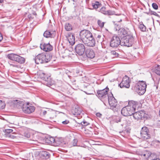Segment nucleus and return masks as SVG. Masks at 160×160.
<instances>
[{"mask_svg": "<svg viewBox=\"0 0 160 160\" xmlns=\"http://www.w3.org/2000/svg\"><path fill=\"white\" fill-rule=\"evenodd\" d=\"M138 102L133 100L129 101L128 105L123 108L121 111V114L124 116H128L133 115L136 109L138 107Z\"/></svg>", "mask_w": 160, "mask_h": 160, "instance_id": "f257e3e1", "label": "nucleus"}, {"mask_svg": "<svg viewBox=\"0 0 160 160\" xmlns=\"http://www.w3.org/2000/svg\"><path fill=\"white\" fill-rule=\"evenodd\" d=\"M51 58L48 54L42 53L38 54L35 58V62L37 64L47 63L51 59Z\"/></svg>", "mask_w": 160, "mask_h": 160, "instance_id": "f03ea898", "label": "nucleus"}, {"mask_svg": "<svg viewBox=\"0 0 160 160\" xmlns=\"http://www.w3.org/2000/svg\"><path fill=\"white\" fill-rule=\"evenodd\" d=\"M134 41V38L131 35L123 37L121 40V45L128 47L132 46Z\"/></svg>", "mask_w": 160, "mask_h": 160, "instance_id": "7ed1b4c3", "label": "nucleus"}, {"mask_svg": "<svg viewBox=\"0 0 160 160\" xmlns=\"http://www.w3.org/2000/svg\"><path fill=\"white\" fill-rule=\"evenodd\" d=\"M108 88L106 87L103 89L98 90L97 92V96L104 104L105 102L107 101L109 96L108 95Z\"/></svg>", "mask_w": 160, "mask_h": 160, "instance_id": "20e7f679", "label": "nucleus"}, {"mask_svg": "<svg viewBox=\"0 0 160 160\" xmlns=\"http://www.w3.org/2000/svg\"><path fill=\"white\" fill-rule=\"evenodd\" d=\"M146 87V82L142 81H139L136 86V90L139 95H142L145 92Z\"/></svg>", "mask_w": 160, "mask_h": 160, "instance_id": "39448f33", "label": "nucleus"}, {"mask_svg": "<svg viewBox=\"0 0 160 160\" xmlns=\"http://www.w3.org/2000/svg\"><path fill=\"white\" fill-rule=\"evenodd\" d=\"M107 99L110 106V108L114 111H117V107L118 102L112 94L111 93L109 95Z\"/></svg>", "mask_w": 160, "mask_h": 160, "instance_id": "423d86ee", "label": "nucleus"}, {"mask_svg": "<svg viewBox=\"0 0 160 160\" xmlns=\"http://www.w3.org/2000/svg\"><path fill=\"white\" fill-rule=\"evenodd\" d=\"M92 35L90 31L86 30H82L79 34L80 38L83 42L92 36Z\"/></svg>", "mask_w": 160, "mask_h": 160, "instance_id": "0eeeda50", "label": "nucleus"}, {"mask_svg": "<svg viewBox=\"0 0 160 160\" xmlns=\"http://www.w3.org/2000/svg\"><path fill=\"white\" fill-rule=\"evenodd\" d=\"M140 134L142 139L147 140L150 138L151 135L149 134V130L147 127H144L142 128Z\"/></svg>", "mask_w": 160, "mask_h": 160, "instance_id": "6e6552de", "label": "nucleus"}, {"mask_svg": "<svg viewBox=\"0 0 160 160\" xmlns=\"http://www.w3.org/2000/svg\"><path fill=\"white\" fill-rule=\"evenodd\" d=\"M35 109V108L31 105L29 103L23 104L22 107V110L26 113L30 114L33 112Z\"/></svg>", "mask_w": 160, "mask_h": 160, "instance_id": "1a4fd4ad", "label": "nucleus"}, {"mask_svg": "<svg viewBox=\"0 0 160 160\" xmlns=\"http://www.w3.org/2000/svg\"><path fill=\"white\" fill-rule=\"evenodd\" d=\"M120 44H121V41L119 38L116 36H113L110 42V46L112 48H117Z\"/></svg>", "mask_w": 160, "mask_h": 160, "instance_id": "9d476101", "label": "nucleus"}, {"mask_svg": "<svg viewBox=\"0 0 160 160\" xmlns=\"http://www.w3.org/2000/svg\"><path fill=\"white\" fill-rule=\"evenodd\" d=\"M75 50L77 54L81 56L84 54L85 50V48L84 44L79 43L76 45Z\"/></svg>", "mask_w": 160, "mask_h": 160, "instance_id": "9b49d317", "label": "nucleus"}, {"mask_svg": "<svg viewBox=\"0 0 160 160\" xmlns=\"http://www.w3.org/2000/svg\"><path fill=\"white\" fill-rule=\"evenodd\" d=\"M130 83L129 78L125 76L123 78L122 81L119 85L121 88H128L130 86Z\"/></svg>", "mask_w": 160, "mask_h": 160, "instance_id": "f8f14e48", "label": "nucleus"}, {"mask_svg": "<svg viewBox=\"0 0 160 160\" xmlns=\"http://www.w3.org/2000/svg\"><path fill=\"white\" fill-rule=\"evenodd\" d=\"M5 133L4 136L6 137L9 138L11 139H15L17 137V134L12 132L13 130L12 129H5L3 130Z\"/></svg>", "mask_w": 160, "mask_h": 160, "instance_id": "ddd939ff", "label": "nucleus"}, {"mask_svg": "<svg viewBox=\"0 0 160 160\" xmlns=\"http://www.w3.org/2000/svg\"><path fill=\"white\" fill-rule=\"evenodd\" d=\"M133 117L136 120H142L146 117L144 112L142 111H139L134 113L133 114Z\"/></svg>", "mask_w": 160, "mask_h": 160, "instance_id": "4468645a", "label": "nucleus"}, {"mask_svg": "<svg viewBox=\"0 0 160 160\" xmlns=\"http://www.w3.org/2000/svg\"><path fill=\"white\" fill-rule=\"evenodd\" d=\"M39 76L42 80L47 82L46 83L47 86L51 85L50 78L49 76L42 72L39 73Z\"/></svg>", "mask_w": 160, "mask_h": 160, "instance_id": "2eb2a0df", "label": "nucleus"}, {"mask_svg": "<svg viewBox=\"0 0 160 160\" xmlns=\"http://www.w3.org/2000/svg\"><path fill=\"white\" fill-rule=\"evenodd\" d=\"M85 45L89 47H93L95 46L96 42L93 37L92 35L83 42Z\"/></svg>", "mask_w": 160, "mask_h": 160, "instance_id": "dca6fc26", "label": "nucleus"}, {"mask_svg": "<svg viewBox=\"0 0 160 160\" xmlns=\"http://www.w3.org/2000/svg\"><path fill=\"white\" fill-rule=\"evenodd\" d=\"M40 47L41 49L45 52L51 51L53 48L52 47L50 44L49 43L41 44Z\"/></svg>", "mask_w": 160, "mask_h": 160, "instance_id": "f3484780", "label": "nucleus"}, {"mask_svg": "<svg viewBox=\"0 0 160 160\" xmlns=\"http://www.w3.org/2000/svg\"><path fill=\"white\" fill-rule=\"evenodd\" d=\"M66 37L67 38L69 43L73 45L75 43V38L74 35L71 33H68L66 35Z\"/></svg>", "mask_w": 160, "mask_h": 160, "instance_id": "a211bd4d", "label": "nucleus"}, {"mask_svg": "<svg viewBox=\"0 0 160 160\" xmlns=\"http://www.w3.org/2000/svg\"><path fill=\"white\" fill-rule=\"evenodd\" d=\"M39 156L42 159H47L50 158V154L48 152L41 151L39 152Z\"/></svg>", "mask_w": 160, "mask_h": 160, "instance_id": "6ab92c4d", "label": "nucleus"}, {"mask_svg": "<svg viewBox=\"0 0 160 160\" xmlns=\"http://www.w3.org/2000/svg\"><path fill=\"white\" fill-rule=\"evenodd\" d=\"M86 53L87 56L88 58H92L95 56V53L92 49H87L86 51Z\"/></svg>", "mask_w": 160, "mask_h": 160, "instance_id": "aec40b11", "label": "nucleus"}, {"mask_svg": "<svg viewBox=\"0 0 160 160\" xmlns=\"http://www.w3.org/2000/svg\"><path fill=\"white\" fill-rule=\"evenodd\" d=\"M45 142L54 146H58L60 145L61 141H45Z\"/></svg>", "mask_w": 160, "mask_h": 160, "instance_id": "412c9836", "label": "nucleus"}, {"mask_svg": "<svg viewBox=\"0 0 160 160\" xmlns=\"http://www.w3.org/2000/svg\"><path fill=\"white\" fill-rule=\"evenodd\" d=\"M140 155L144 158H148L151 155V153L148 151H144L142 152Z\"/></svg>", "mask_w": 160, "mask_h": 160, "instance_id": "4be33fe9", "label": "nucleus"}, {"mask_svg": "<svg viewBox=\"0 0 160 160\" xmlns=\"http://www.w3.org/2000/svg\"><path fill=\"white\" fill-rule=\"evenodd\" d=\"M42 138V140H49L51 139H53V140H55L56 139H57L58 138L56 137H52L50 135L48 134H43L41 136Z\"/></svg>", "mask_w": 160, "mask_h": 160, "instance_id": "5701e85b", "label": "nucleus"}, {"mask_svg": "<svg viewBox=\"0 0 160 160\" xmlns=\"http://www.w3.org/2000/svg\"><path fill=\"white\" fill-rule=\"evenodd\" d=\"M130 132V129L129 128L126 129L124 130H123L122 132H120L119 133H121V135L122 136L126 137L129 135Z\"/></svg>", "mask_w": 160, "mask_h": 160, "instance_id": "b1692460", "label": "nucleus"}, {"mask_svg": "<svg viewBox=\"0 0 160 160\" xmlns=\"http://www.w3.org/2000/svg\"><path fill=\"white\" fill-rule=\"evenodd\" d=\"M18 55L14 53H10L7 55L8 58L13 61H16Z\"/></svg>", "mask_w": 160, "mask_h": 160, "instance_id": "393cba45", "label": "nucleus"}, {"mask_svg": "<svg viewBox=\"0 0 160 160\" xmlns=\"http://www.w3.org/2000/svg\"><path fill=\"white\" fill-rule=\"evenodd\" d=\"M55 33V32H53V33H51V32L48 31H46L43 33L44 37L48 38L49 37L52 38L53 37V35Z\"/></svg>", "mask_w": 160, "mask_h": 160, "instance_id": "a878e982", "label": "nucleus"}, {"mask_svg": "<svg viewBox=\"0 0 160 160\" xmlns=\"http://www.w3.org/2000/svg\"><path fill=\"white\" fill-rule=\"evenodd\" d=\"M25 59L24 58L18 55L16 61L21 64H22L25 62Z\"/></svg>", "mask_w": 160, "mask_h": 160, "instance_id": "bb28decb", "label": "nucleus"}, {"mask_svg": "<svg viewBox=\"0 0 160 160\" xmlns=\"http://www.w3.org/2000/svg\"><path fill=\"white\" fill-rule=\"evenodd\" d=\"M117 26L118 27V28H116V30H117L118 29L119 33H121V35L122 34L125 35L126 34V31L124 28H119V26L118 25H117Z\"/></svg>", "mask_w": 160, "mask_h": 160, "instance_id": "cd10ccee", "label": "nucleus"}, {"mask_svg": "<svg viewBox=\"0 0 160 160\" xmlns=\"http://www.w3.org/2000/svg\"><path fill=\"white\" fill-rule=\"evenodd\" d=\"M154 72L158 75L160 76V65H157L155 67Z\"/></svg>", "mask_w": 160, "mask_h": 160, "instance_id": "c85d7f7f", "label": "nucleus"}, {"mask_svg": "<svg viewBox=\"0 0 160 160\" xmlns=\"http://www.w3.org/2000/svg\"><path fill=\"white\" fill-rule=\"evenodd\" d=\"M92 6L95 9H97L101 6V4L98 2L96 1L92 3Z\"/></svg>", "mask_w": 160, "mask_h": 160, "instance_id": "c756f323", "label": "nucleus"}, {"mask_svg": "<svg viewBox=\"0 0 160 160\" xmlns=\"http://www.w3.org/2000/svg\"><path fill=\"white\" fill-rule=\"evenodd\" d=\"M65 28L66 30L70 31L72 29V25L69 23H66L65 25Z\"/></svg>", "mask_w": 160, "mask_h": 160, "instance_id": "7c9ffc66", "label": "nucleus"}, {"mask_svg": "<svg viewBox=\"0 0 160 160\" xmlns=\"http://www.w3.org/2000/svg\"><path fill=\"white\" fill-rule=\"evenodd\" d=\"M139 28L141 31L145 32L146 30V28L145 26L142 23L140 24L138 26Z\"/></svg>", "mask_w": 160, "mask_h": 160, "instance_id": "2f4dec72", "label": "nucleus"}, {"mask_svg": "<svg viewBox=\"0 0 160 160\" xmlns=\"http://www.w3.org/2000/svg\"><path fill=\"white\" fill-rule=\"evenodd\" d=\"M107 15H116L119 16L121 15V14H116L115 13V11H113L109 10L108 11Z\"/></svg>", "mask_w": 160, "mask_h": 160, "instance_id": "473e14b6", "label": "nucleus"}, {"mask_svg": "<svg viewBox=\"0 0 160 160\" xmlns=\"http://www.w3.org/2000/svg\"><path fill=\"white\" fill-rule=\"evenodd\" d=\"M107 11L105 7L102 8L99 11L100 12L105 15H107Z\"/></svg>", "mask_w": 160, "mask_h": 160, "instance_id": "72a5a7b5", "label": "nucleus"}, {"mask_svg": "<svg viewBox=\"0 0 160 160\" xmlns=\"http://www.w3.org/2000/svg\"><path fill=\"white\" fill-rule=\"evenodd\" d=\"M23 135L25 137L27 138H29L30 137V134L29 131L28 130H27L26 131L23 133Z\"/></svg>", "mask_w": 160, "mask_h": 160, "instance_id": "f704fd0d", "label": "nucleus"}, {"mask_svg": "<svg viewBox=\"0 0 160 160\" xmlns=\"http://www.w3.org/2000/svg\"><path fill=\"white\" fill-rule=\"evenodd\" d=\"M5 107V104L4 102L0 100V109H3Z\"/></svg>", "mask_w": 160, "mask_h": 160, "instance_id": "c9c22d12", "label": "nucleus"}, {"mask_svg": "<svg viewBox=\"0 0 160 160\" xmlns=\"http://www.w3.org/2000/svg\"><path fill=\"white\" fill-rule=\"evenodd\" d=\"M98 25L101 27L102 28L104 25V22H102L100 20H98Z\"/></svg>", "mask_w": 160, "mask_h": 160, "instance_id": "e433bc0d", "label": "nucleus"}, {"mask_svg": "<svg viewBox=\"0 0 160 160\" xmlns=\"http://www.w3.org/2000/svg\"><path fill=\"white\" fill-rule=\"evenodd\" d=\"M152 8L155 10H157L158 8V6L157 4L155 3H153L152 4Z\"/></svg>", "mask_w": 160, "mask_h": 160, "instance_id": "4c0bfd02", "label": "nucleus"}, {"mask_svg": "<svg viewBox=\"0 0 160 160\" xmlns=\"http://www.w3.org/2000/svg\"><path fill=\"white\" fill-rule=\"evenodd\" d=\"M81 124L82 126H87L89 124L88 122L85 121H84L83 122H82Z\"/></svg>", "mask_w": 160, "mask_h": 160, "instance_id": "58836bf2", "label": "nucleus"}, {"mask_svg": "<svg viewBox=\"0 0 160 160\" xmlns=\"http://www.w3.org/2000/svg\"><path fill=\"white\" fill-rule=\"evenodd\" d=\"M75 112L76 113V115H80L81 113V111L80 110H78L77 108H75Z\"/></svg>", "mask_w": 160, "mask_h": 160, "instance_id": "ea45409f", "label": "nucleus"}, {"mask_svg": "<svg viewBox=\"0 0 160 160\" xmlns=\"http://www.w3.org/2000/svg\"><path fill=\"white\" fill-rule=\"evenodd\" d=\"M111 53L112 55L115 56L116 57L118 55V53H117L116 51H111Z\"/></svg>", "mask_w": 160, "mask_h": 160, "instance_id": "a19ab883", "label": "nucleus"}, {"mask_svg": "<svg viewBox=\"0 0 160 160\" xmlns=\"http://www.w3.org/2000/svg\"><path fill=\"white\" fill-rule=\"evenodd\" d=\"M152 15L156 16H158V14L156 12L153 11H150V15Z\"/></svg>", "mask_w": 160, "mask_h": 160, "instance_id": "79ce46f5", "label": "nucleus"}, {"mask_svg": "<svg viewBox=\"0 0 160 160\" xmlns=\"http://www.w3.org/2000/svg\"><path fill=\"white\" fill-rule=\"evenodd\" d=\"M73 141V144H72L73 146H80V145H79L77 144L78 141Z\"/></svg>", "mask_w": 160, "mask_h": 160, "instance_id": "37998d69", "label": "nucleus"}, {"mask_svg": "<svg viewBox=\"0 0 160 160\" xmlns=\"http://www.w3.org/2000/svg\"><path fill=\"white\" fill-rule=\"evenodd\" d=\"M115 122H121V118L118 117H117L116 119L114 120Z\"/></svg>", "mask_w": 160, "mask_h": 160, "instance_id": "c03bdc74", "label": "nucleus"}, {"mask_svg": "<svg viewBox=\"0 0 160 160\" xmlns=\"http://www.w3.org/2000/svg\"><path fill=\"white\" fill-rule=\"evenodd\" d=\"M62 123L63 124H67L69 123V121L68 120H66L62 122Z\"/></svg>", "mask_w": 160, "mask_h": 160, "instance_id": "a18cd8bd", "label": "nucleus"}, {"mask_svg": "<svg viewBox=\"0 0 160 160\" xmlns=\"http://www.w3.org/2000/svg\"><path fill=\"white\" fill-rule=\"evenodd\" d=\"M122 21V19L121 18H120V20H117L116 21H115V22H113V23H114V24H115V25H116V23H115L116 22H121Z\"/></svg>", "mask_w": 160, "mask_h": 160, "instance_id": "49530a36", "label": "nucleus"}, {"mask_svg": "<svg viewBox=\"0 0 160 160\" xmlns=\"http://www.w3.org/2000/svg\"><path fill=\"white\" fill-rule=\"evenodd\" d=\"M96 115L97 117H100L102 114L100 113H97L96 114Z\"/></svg>", "mask_w": 160, "mask_h": 160, "instance_id": "de8ad7c7", "label": "nucleus"}, {"mask_svg": "<svg viewBox=\"0 0 160 160\" xmlns=\"http://www.w3.org/2000/svg\"><path fill=\"white\" fill-rule=\"evenodd\" d=\"M3 39V37L1 34L0 33V42Z\"/></svg>", "mask_w": 160, "mask_h": 160, "instance_id": "09e8293b", "label": "nucleus"}, {"mask_svg": "<svg viewBox=\"0 0 160 160\" xmlns=\"http://www.w3.org/2000/svg\"><path fill=\"white\" fill-rule=\"evenodd\" d=\"M145 13L147 14V15H150V10L148 12H144Z\"/></svg>", "mask_w": 160, "mask_h": 160, "instance_id": "8fccbe9b", "label": "nucleus"}, {"mask_svg": "<svg viewBox=\"0 0 160 160\" xmlns=\"http://www.w3.org/2000/svg\"><path fill=\"white\" fill-rule=\"evenodd\" d=\"M47 113V111H44L42 112V114L43 115H45Z\"/></svg>", "mask_w": 160, "mask_h": 160, "instance_id": "3c124183", "label": "nucleus"}, {"mask_svg": "<svg viewBox=\"0 0 160 160\" xmlns=\"http://www.w3.org/2000/svg\"><path fill=\"white\" fill-rule=\"evenodd\" d=\"M9 63V64H10V65L11 66H13V67H16V66L14 65L13 64H10Z\"/></svg>", "mask_w": 160, "mask_h": 160, "instance_id": "603ef678", "label": "nucleus"}, {"mask_svg": "<svg viewBox=\"0 0 160 160\" xmlns=\"http://www.w3.org/2000/svg\"><path fill=\"white\" fill-rule=\"evenodd\" d=\"M98 38H100V37H101V36H100V35H98Z\"/></svg>", "mask_w": 160, "mask_h": 160, "instance_id": "864d4df0", "label": "nucleus"}, {"mask_svg": "<svg viewBox=\"0 0 160 160\" xmlns=\"http://www.w3.org/2000/svg\"><path fill=\"white\" fill-rule=\"evenodd\" d=\"M3 2V0H0V2Z\"/></svg>", "mask_w": 160, "mask_h": 160, "instance_id": "5fc2aeb1", "label": "nucleus"}, {"mask_svg": "<svg viewBox=\"0 0 160 160\" xmlns=\"http://www.w3.org/2000/svg\"><path fill=\"white\" fill-rule=\"evenodd\" d=\"M88 87L89 88H90L91 87V86L89 85L88 86Z\"/></svg>", "mask_w": 160, "mask_h": 160, "instance_id": "6e6d98bb", "label": "nucleus"}, {"mask_svg": "<svg viewBox=\"0 0 160 160\" xmlns=\"http://www.w3.org/2000/svg\"><path fill=\"white\" fill-rule=\"evenodd\" d=\"M157 141V142H159V140H158V141Z\"/></svg>", "mask_w": 160, "mask_h": 160, "instance_id": "4d7b16f0", "label": "nucleus"}, {"mask_svg": "<svg viewBox=\"0 0 160 160\" xmlns=\"http://www.w3.org/2000/svg\"><path fill=\"white\" fill-rule=\"evenodd\" d=\"M93 145H97V144H96V143H93V144H92Z\"/></svg>", "mask_w": 160, "mask_h": 160, "instance_id": "13d9d810", "label": "nucleus"}, {"mask_svg": "<svg viewBox=\"0 0 160 160\" xmlns=\"http://www.w3.org/2000/svg\"><path fill=\"white\" fill-rule=\"evenodd\" d=\"M34 15H36V13H34Z\"/></svg>", "mask_w": 160, "mask_h": 160, "instance_id": "bf43d9fd", "label": "nucleus"}]
</instances>
